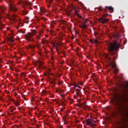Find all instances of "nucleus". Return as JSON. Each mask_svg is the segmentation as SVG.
<instances>
[{
	"mask_svg": "<svg viewBox=\"0 0 128 128\" xmlns=\"http://www.w3.org/2000/svg\"><path fill=\"white\" fill-rule=\"evenodd\" d=\"M103 10L106 12L107 10L114 11V8L112 6H106L105 8H103Z\"/></svg>",
	"mask_w": 128,
	"mask_h": 128,
	"instance_id": "nucleus-7",
	"label": "nucleus"
},
{
	"mask_svg": "<svg viewBox=\"0 0 128 128\" xmlns=\"http://www.w3.org/2000/svg\"><path fill=\"white\" fill-rule=\"evenodd\" d=\"M79 106H80L81 108H83L82 104V103H80L79 104Z\"/></svg>",
	"mask_w": 128,
	"mask_h": 128,
	"instance_id": "nucleus-30",
	"label": "nucleus"
},
{
	"mask_svg": "<svg viewBox=\"0 0 128 128\" xmlns=\"http://www.w3.org/2000/svg\"><path fill=\"white\" fill-rule=\"evenodd\" d=\"M50 34L52 35V36L53 34H54V30H50Z\"/></svg>",
	"mask_w": 128,
	"mask_h": 128,
	"instance_id": "nucleus-24",
	"label": "nucleus"
},
{
	"mask_svg": "<svg viewBox=\"0 0 128 128\" xmlns=\"http://www.w3.org/2000/svg\"><path fill=\"white\" fill-rule=\"evenodd\" d=\"M48 2H50V4H52V0H49Z\"/></svg>",
	"mask_w": 128,
	"mask_h": 128,
	"instance_id": "nucleus-36",
	"label": "nucleus"
},
{
	"mask_svg": "<svg viewBox=\"0 0 128 128\" xmlns=\"http://www.w3.org/2000/svg\"><path fill=\"white\" fill-rule=\"evenodd\" d=\"M76 96H80V91H78L76 92Z\"/></svg>",
	"mask_w": 128,
	"mask_h": 128,
	"instance_id": "nucleus-27",
	"label": "nucleus"
},
{
	"mask_svg": "<svg viewBox=\"0 0 128 128\" xmlns=\"http://www.w3.org/2000/svg\"><path fill=\"white\" fill-rule=\"evenodd\" d=\"M48 72H50V69H49Z\"/></svg>",
	"mask_w": 128,
	"mask_h": 128,
	"instance_id": "nucleus-50",
	"label": "nucleus"
},
{
	"mask_svg": "<svg viewBox=\"0 0 128 128\" xmlns=\"http://www.w3.org/2000/svg\"><path fill=\"white\" fill-rule=\"evenodd\" d=\"M10 108H12L11 106V107Z\"/></svg>",
	"mask_w": 128,
	"mask_h": 128,
	"instance_id": "nucleus-52",
	"label": "nucleus"
},
{
	"mask_svg": "<svg viewBox=\"0 0 128 128\" xmlns=\"http://www.w3.org/2000/svg\"><path fill=\"white\" fill-rule=\"evenodd\" d=\"M10 112H14L13 110L12 109L10 110Z\"/></svg>",
	"mask_w": 128,
	"mask_h": 128,
	"instance_id": "nucleus-44",
	"label": "nucleus"
},
{
	"mask_svg": "<svg viewBox=\"0 0 128 128\" xmlns=\"http://www.w3.org/2000/svg\"><path fill=\"white\" fill-rule=\"evenodd\" d=\"M54 46L55 48H58V43H54Z\"/></svg>",
	"mask_w": 128,
	"mask_h": 128,
	"instance_id": "nucleus-21",
	"label": "nucleus"
},
{
	"mask_svg": "<svg viewBox=\"0 0 128 128\" xmlns=\"http://www.w3.org/2000/svg\"><path fill=\"white\" fill-rule=\"evenodd\" d=\"M40 36H40V35H36L35 38H36V40H40Z\"/></svg>",
	"mask_w": 128,
	"mask_h": 128,
	"instance_id": "nucleus-17",
	"label": "nucleus"
},
{
	"mask_svg": "<svg viewBox=\"0 0 128 128\" xmlns=\"http://www.w3.org/2000/svg\"><path fill=\"white\" fill-rule=\"evenodd\" d=\"M44 42H46V44H48V40H44V41H42V44H44Z\"/></svg>",
	"mask_w": 128,
	"mask_h": 128,
	"instance_id": "nucleus-26",
	"label": "nucleus"
},
{
	"mask_svg": "<svg viewBox=\"0 0 128 128\" xmlns=\"http://www.w3.org/2000/svg\"><path fill=\"white\" fill-rule=\"evenodd\" d=\"M36 34V30H32V32H28V34L26 36V38L28 42L32 40V42H34V35Z\"/></svg>",
	"mask_w": 128,
	"mask_h": 128,
	"instance_id": "nucleus-3",
	"label": "nucleus"
},
{
	"mask_svg": "<svg viewBox=\"0 0 128 128\" xmlns=\"http://www.w3.org/2000/svg\"><path fill=\"white\" fill-rule=\"evenodd\" d=\"M38 64H39V67L40 68H42V64H44V62H41L40 61H39Z\"/></svg>",
	"mask_w": 128,
	"mask_h": 128,
	"instance_id": "nucleus-14",
	"label": "nucleus"
},
{
	"mask_svg": "<svg viewBox=\"0 0 128 128\" xmlns=\"http://www.w3.org/2000/svg\"><path fill=\"white\" fill-rule=\"evenodd\" d=\"M50 84H53V86H54V84H56V78H53L52 80H50Z\"/></svg>",
	"mask_w": 128,
	"mask_h": 128,
	"instance_id": "nucleus-10",
	"label": "nucleus"
},
{
	"mask_svg": "<svg viewBox=\"0 0 128 128\" xmlns=\"http://www.w3.org/2000/svg\"><path fill=\"white\" fill-rule=\"evenodd\" d=\"M120 48V45L116 42H114L113 44H110L108 46V50H109V54H106V58H108L110 62V56H113V58L114 60V62L113 63L110 62L112 68H118L116 66V58L118 56V53H116V50H118Z\"/></svg>",
	"mask_w": 128,
	"mask_h": 128,
	"instance_id": "nucleus-2",
	"label": "nucleus"
},
{
	"mask_svg": "<svg viewBox=\"0 0 128 128\" xmlns=\"http://www.w3.org/2000/svg\"><path fill=\"white\" fill-rule=\"evenodd\" d=\"M112 128H124V127L120 125V123H118V122H116L115 124H114Z\"/></svg>",
	"mask_w": 128,
	"mask_h": 128,
	"instance_id": "nucleus-8",
	"label": "nucleus"
},
{
	"mask_svg": "<svg viewBox=\"0 0 128 128\" xmlns=\"http://www.w3.org/2000/svg\"><path fill=\"white\" fill-rule=\"evenodd\" d=\"M82 106L84 108H86V102L84 101V103H82Z\"/></svg>",
	"mask_w": 128,
	"mask_h": 128,
	"instance_id": "nucleus-11",
	"label": "nucleus"
},
{
	"mask_svg": "<svg viewBox=\"0 0 128 128\" xmlns=\"http://www.w3.org/2000/svg\"><path fill=\"white\" fill-rule=\"evenodd\" d=\"M12 38H14V36H12V38H9V40H10L11 42H14V40L12 39Z\"/></svg>",
	"mask_w": 128,
	"mask_h": 128,
	"instance_id": "nucleus-20",
	"label": "nucleus"
},
{
	"mask_svg": "<svg viewBox=\"0 0 128 128\" xmlns=\"http://www.w3.org/2000/svg\"><path fill=\"white\" fill-rule=\"evenodd\" d=\"M47 31H48V32H50V29H48V30H47Z\"/></svg>",
	"mask_w": 128,
	"mask_h": 128,
	"instance_id": "nucleus-48",
	"label": "nucleus"
},
{
	"mask_svg": "<svg viewBox=\"0 0 128 128\" xmlns=\"http://www.w3.org/2000/svg\"><path fill=\"white\" fill-rule=\"evenodd\" d=\"M58 54H60V52L58 53Z\"/></svg>",
	"mask_w": 128,
	"mask_h": 128,
	"instance_id": "nucleus-54",
	"label": "nucleus"
},
{
	"mask_svg": "<svg viewBox=\"0 0 128 128\" xmlns=\"http://www.w3.org/2000/svg\"><path fill=\"white\" fill-rule=\"evenodd\" d=\"M79 84H80V86H83L84 85V83L82 82H80Z\"/></svg>",
	"mask_w": 128,
	"mask_h": 128,
	"instance_id": "nucleus-38",
	"label": "nucleus"
},
{
	"mask_svg": "<svg viewBox=\"0 0 128 128\" xmlns=\"http://www.w3.org/2000/svg\"><path fill=\"white\" fill-rule=\"evenodd\" d=\"M44 32V31L42 30H40L39 32V34H38V35L40 36H42V33Z\"/></svg>",
	"mask_w": 128,
	"mask_h": 128,
	"instance_id": "nucleus-16",
	"label": "nucleus"
},
{
	"mask_svg": "<svg viewBox=\"0 0 128 128\" xmlns=\"http://www.w3.org/2000/svg\"><path fill=\"white\" fill-rule=\"evenodd\" d=\"M111 102L118 112H123L125 118L128 120V108L126 106L124 98L122 95L118 94L114 96Z\"/></svg>",
	"mask_w": 128,
	"mask_h": 128,
	"instance_id": "nucleus-1",
	"label": "nucleus"
},
{
	"mask_svg": "<svg viewBox=\"0 0 128 128\" xmlns=\"http://www.w3.org/2000/svg\"><path fill=\"white\" fill-rule=\"evenodd\" d=\"M18 106V110H20V106Z\"/></svg>",
	"mask_w": 128,
	"mask_h": 128,
	"instance_id": "nucleus-46",
	"label": "nucleus"
},
{
	"mask_svg": "<svg viewBox=\"0 0 128 128\" xmlns=\"http://www.w3.org/2000/svg\"><path fill=\"white\" fill-rule=\"evenodd\" d=\"M56 92H59L60 90H57Z\"/></svg>",
	"mask_w": 128,
	"mask_h": 128,
	"instance_id": "nucleus-49",
	"label": "nucleus"
},
{
	"mask_svg": "<svg viewBox=\"0 0 128 128\" xmlns=\"http://www.w3.org/2000/svg\"><path fill=\"white\" fill-rule=\"evenodd\" d=\"M98 10H102V7H99L98 8Z\"/></svg>",
	"mask_w": 128,
	"mask_h": 128,
	"instance_id": "nucleus-37",
	"label": "nucleus"
},
{
	"mask_svg": "<svg viewBox=\"0 0 128 128\" xmlns=\"http://www.w3.org/2000/svg\"><path fill=\"white\" fill-rule=\"evenodd\" d=\"M50 74L48 73L46 74H44V76H50Z\"/></svg>",
	"mask_w": 128,
	"mask_h": 128,
	"instance_id": "nucleus-34",
	"label": "nucleus"
},
{
	"mask_svg": "<svg viewBox=\"0 0 128 128\" xmlns=\"http://www.w3.org/2000/svg\"><path fill=\"white\" fill-rule=\"evenodd\" d=\"M87 22H88V20H86V21L84 22V24H86Z\"/></svg>",
	"mask_w": 128,
	"mask_h": 128,
	"instance_id": "nucleus-42",
	"label": "nucleus"
},
{
	"mask_svg": "<svg viewBox=\"0 0 128 128\" xmlns=\"http://www.w3.org/2000/svg\"><path fill=\"white\" fill-rule=\"evenodd\" d=\"M73 10H74L75 12V14H76V16H78V11H76V10L74 8H73Z\"/></svg>",
	"mask_w": 128,
	"mask_h": 128,
	"instance_id": "nucleus-19",
	"label": "nucleus"
},
{
	"mask_svg": "<svg viewBox=\"0 0 128 128\" xmlns=\"http://www.w3.org/2000/svg\"><path fill=\"white\" fill-rule=\"evenodd\" d=\"M9 2H10V4H9L11 10H13V12H16V8L12 6V2L14 1V0H8Z\"/></svg>",
	"mask_w": 128,
	"mask_h": 128,
	"instance_id": "nucleus-6",
	"label": "nucleus"
},
{
	"mask_svg": "<svg viewBox=\"0 0 128 128\" xmlns=\"http://www.w3.org/2000/svg\"><path fill=\"white\" fill-rule=\"evenodd\" d=\"M72 9H70V10H69V12H70H70H72Z\"/></svg>",
	"mask_w": 128,
	"mask_h": 128,
	"instance_id": "nucleus-39",
	"label": "nucleus"
},
{
	"mask_svg": "<svg viewBox=\"0 0 128 128\" xmlns=\"http://www.w3.org/2000/svg\"><path fill=\"white\" fill-rule=\"evenodd\" d=\"M36 46L39 50H40V43H38L36 44Z\"/></svg>",
	"mask_w": 128,
	"mask_h": 128,
	"instance_id": "nucleus-15",
	"label": "nucleus"
},
{
	"mask_svg": "<svg viewBox=\"0 0 128 128\" xmlns=\"http://www.w3.org/2000/svg\"><path fill=\"white\" fill-rule=\"evenodd\" d=\"M46 92V90L43 91V92Z\"/></svg>",
	"mask_w": 128,
	"mask_h": 128,
	"instance_id": "nucleus-47",
	"label": "nucleus"
},
{
	"mask_svg": "<svg viewBox=\"0 0 128 128\" xmlns=\"http://www.w3.org/2000/svg\"><path fill=\"white\" fill-rule=\"evenodd\" d=\"M36 48L35 46H34V45H30V48Z\"/></svg>",
	"mask_w": 128,
	"mask_h": 128,
	"instance_id": "nucleus-28",
	"label": "nucleus"
},
{
	"mask_svg": "<svg viewBox=\"0 0 128 128\" xmlns=\"http://www.w3.org/2000/svg\"><path fill=\"white\" fill-rule=\"evenodd\" d=\"M105 16H106L104 15L103 17L100 18L98 19V22H101V24H106V22H108V19L105 18Z\"/></svg>",
	"mask_w": 128,
	"mask_h": 128,
	"instance_id": "nucleus-5",
	"label": "nucleus"
},
{
	"mask_svg": "<svg viewBox=\"0 0 128 128\" xmlns=\"http://www.w3.org/2000/svg\"><path fill=\"white\" fill-rule=\"evenodd\" d=\"M42 12H44V10H43Z\"/></svg>",
	"mask_w": 128,
	"mask_h": 128,
	"instance_id": "nucleus-53",
	"label": "nucleus"
},
{
	"mask_svg": "<svg viewBox=\"0 0 128 128\" xmlns=\"http://www.w3.org/2000/svg\"><path fill=\"white\" fill-rule=\"evenodd\" d=\"M22 14L24 16H26V14H28V12L26 10H24L22 12Z\"/></svg>",
	"mask_w": 128,
	"mask_h": 128,
	"instance_id": "nucleus-13",
	"label": "nucleus"
},
{
	"mask_svg": "<svg viewBox=\"0 0 128 128\" xmlns=\"http://www.w3.org/2000/svg\"><path fill=\"white\" fill-rule=\"evenodd\" d=\"M48 78H50V76H48Z\"/></svg>",
	"mask_w": 128,
	"mask_h": 128,
	"instance_id": "nucleus-55",
	"label": "nucleus"
},
{
	"mask_svg": "<svg viewBox=\"0 0 128 128\" xmlns=\"http://www.w3.org/2000/svg\"><path fill=\"white\" fill-rule=\"evenodd\" d=\"M16 15H14V16H13V20H16Z\"/></svg>",
	"mask_w": 128,
	"mask_h": 128,
	"instance_id": "nucleus-32",
	"label": "nucleus"
},
{
	"mask_svg": "<svg viewBox=\"0 0 128 128\" xmlns=\"http://www.w3.org/2000/svg\"><path fill=\"white\" fill-rule=\"evenodd\" d=\"M50 28H54V24H51Z\"/></svg>",
	"mask_w": 128,
	"mask_h": 128,
	"instance_id": "nucleus-31",
	"label": "nucleus"
},
{
	"mask_svg": "<svg viewBox=\"0 0 128 128\" xmlns=\"http://www.w3.org/2000/svg\"><path fill=\"white\" fill-rule=\"evenodd\" d=\"M86 124L87 126H90L91 128H94V126H96V124L92 123V119H87L86 120Z\"/></svg>",
	"mask_w": 128,
	"mask_h": 128,
	"instance_id": "nucleus-4",
	"label": "nucleus"
},
{
	"mask_svg": "<svg viewBox=\"0 0 128 128\" xmlns=\"http://www.w3.org/2000/svg\"><path fill=\"white\" fill-rule=\"evenodd\" d=\"M68 14L70 16V13H68Z\"/></svg>",
	"mask_w": 128,
	"mask_h": 128,
	"instance_id": "nucleus-51",
	"label": "nucleus"
},
{
	"mask_svg": "<svg viewBox=\"0 0 128 128\" xmlns=\"http://www.w3.org/2000/svg\"><path fill=\"white\" fill-rule=\"evenodd\" d=\"M90 42H92V43L94 42H92V40H90Z\"/></svg>",
	"mask_w": 128,
	"mask_h": 128,
	"instance_id": "nucleus-41",
	"label": "nucleus"
},
{
	"mask_svg": "<svg viewBox=\"0 0 128 128\" xmlns=\"http://www.w3.org/2000/svg\"><path fill=\"white\" fill-rule=\"evenodd\" d=\"M82 28H88V26L86 24H82Z\"/></svg>",
	"mask_w": 128,
	"mask_h": 128,
	"instance_id": "nucleus-23",
	"label": "nucleus"
},
{
	"mask_svg": "<svg viewBox=\"0 0 128 128\" xmlns=\"http://www.w3.org/2000/svg\"><path fill=\"white\" fill-rule=\"evenodd\" d=\"M74 88H80V86H78V84H76V85H74Z\"/></svg>",
	"mask_w": 128,
	"mask_h": 128,
	"instance_id": "nucleus-22",
	"label": "nucleus"
},
{
	"mask_svg": "<svg viewBox=\"0 0 128 128\" xmlns=\"http://www.w3.org/2000/svg\"><path fill=\"white\" fill-rule=\"evenodd\" d=\"M56 52H58V48H56Z\"/></svg>",
	"mask_w": 128,
	"mask_h": 128,
	"instance_id": "nucleus-45",
	"label": "nucleus"
},
{
	"mask_svg": "<svg viewBox=\"0 0 128 128\" xmlns=\"http://www.w3.org/2000/svg\"><path fill=\"white\" fill-rule=\"evenodd\" d=\"M24 4H26V6H30H30H32V3L30 2H24Z\"/></svg>",
	"mask_w": 128,
	"mask_h": 128,
	"instance_id": "nucleus-12",
	"label": "nucleus"
},
{
	"mask_svg": "<svg viewBox=\"0 0 128 128\" xmlns=\"http://www.w3.org/2000/svg\"><path fill=\"white\" fill-rule=\"evenodd\" d=\"M114 70L115 72H118L119 70H118V67L114 68Z\"/></svg>",
	"mask_w": 128,
	"mask_h": 128,
	"instance_id": "nucleus-18",
	"label": "nucleus"
},
{
	"mask_svg": "<svg viewBox=\"0 0 128 128\" xmlns=\"http://www.w3.org/2000/svg\"><path fill=\"white\" fill-rule=\"evenodd\" d=\"M74 90H76V92H80V89H78V88H74Z\"/></svg>",
	"mask_w": 128,
	"mask_h": 128,
	"instance_id": "nucleus-25",
	"label": "nucleus"
},
{
	"mask_svg": "<svg viewBox=\"0 0 128 128\" xmlns=\"http://www.w3.org/2000/svg\"><path fill=\"white\" fill-rule=\"evenodd\" d=\"M12 110H16V107H13L12 108Z\"/></svg>",
	"mask_w": 128,
	"mask_h": 128,
	"instance_id": "nucleus-35",
	"label": "nucleus"
},
{
	"mask_svg": "<svg viewBox=\"0 0 128 128\" xmlns=\"http://www.w3.org/2000/svg\"><path fill=\"white\" fill-rule=\"evenodd\" d=\"M14 104L16 106H20V100H16L14 101Z\"/></svg>",
	"mask_w": 128,
	"mask_h": 128,
	"instance_id": "nucleus-9",
	"label": "nucleus"
},
{
	"mask_svg": "<svg viewBox=\"0 0 128 128\" xmlns=\"http://www.w3.org/2000/svg\"><path fill=\"white\" fill-rule=\"evenodd\" d=\"M18 96V93L15 92V94H14V96Z\"/></svg>",
	"mask_w": 128,
	"mask_h": 128,
	"instance_id": "nucleus-40",
	"label": "nucleus"
},
{
	"mask_svg": "<svg viewBox=\"0 0 128 128\" xmlns=\"http://www.w3.org/2000/svg\"><path fill=\"white\" fill-rule=\"evenodd\" d=\"M92 124H94V122H96V120H92Z\"/></svg>",
	"mask_w": 128,
	"mask_h": 128,
	"instance_id": "nucleus-33",
	"label": "nucleus"
},
{
	"mask_svg": "<svg viewBox=\"0 0 128 128\" xmlns=\"http://www.w3.org/2000/svg\"><path fill=\"white\" fill-rule=\"evenodd\" d=\"M77 16L79 18H82V16L80 14H78Z\"/></svg>",
	"mask_w": 128,
	"mask_h": 128,
	"instance_id": "nucleus-29",
	"label": "nucleus"
},
{
	"mask_svg": "<svg viewBox=\"0 0 128 128\" xmlns=\"http://www.w3.org/2000/svg\"><path fill=\"white\" fill-rule=\"evenodd\" d=\"M11 100H12V102H16V100H14V98L12 99Z\"/></svg>",
	"mask_w": 128,
	"mask_h": 128,
	"instance_id": "nucleus-43",
	"label": "nucleus"
}]
</instances>
